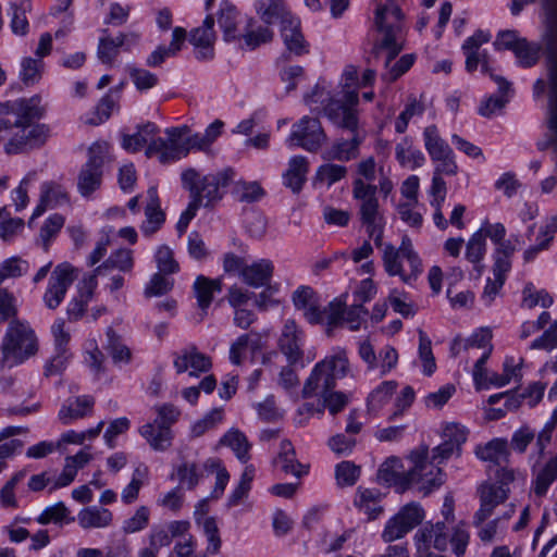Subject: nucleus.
Wrapping results in <instances>:
<instances>
[{
	"label": "nucleus",
	"mask_w": 557,
	"mask_h": 557,
	"mask_svg": "<svg viewBox=\"0 0 557 557\" xmlns=\"http://www.w3.org/2000/svg\"><path fill=\"white\" fill-rule=\"evenodd\" d=\"M45 112L41 98L37 95L2 103V131L7 132L4 151L8 154L24 153L45 145L50 136L49 126H32Z\"/></svg>",
	"instance_id": "1"
},
{
	"label": "nucleus",
	"mask_w": 557,
	"mask_h": 557,
	"mask_svg": "<svg viewBox=\"0 0 557 557\" xmlns=\"http://www.w3.org/2000/svg\"><path fill=\"white\" fill-rule=\"evenodd\" d=\"M232 169H224L216 174H200L193 168L182 173L183 187L189 190L191 200L199 199L200 207H213L223 197L222 189L231 184L234 178Z\"/></svg>",
	"instance_id": "2"
},
{
	"label": "nucleus",
	"mask_w": 557,
	"mask_h": 557,
	"mask_svg": "<svg viewBox=\"0 0 557 557\" xmlns=\"http://www.w3.org/2000/svg\"><path fill=\"white\" fill-rule=\"evenodd\" d=\"M37 350V337L29 324L18 319L10 320L2 343V366H18Z\"/></svg>",
	"instance_id": "3"
},
{
	"label": "nucleus",
	"mask_w": 557,
	"mask_h": 557,
	"mask_svg": "<svg viewBox=\"0 0 557 557\" xmlns=\"http://www.w3.org/2000/svg\"><path fill=\"white\" fill-rule=\"evenodd\" d=\"M349 361L345 352L325 357L312 369L302 387V397L322 396L336 386V381L347 375Z\"/></svg>",
	"instance_id": "4"
},
{
	"label": "nucleus",
	"mask_w": 557,
	"mask_h": 557,
	"mask_svg": "<svg viewBox=\"0 0 557 557\" xmlns=\"http://www.w3.org/2000/svg\"><path fill=\"white\" fill-rule=\"evenodd\" d=\"M425 458L424 449H414L410 453L409 459L412 468L406 473L401 472V461L397 457L387 458L377 470V482L387 486H395L398 492L406 491L412 484V476L418 473L420 463Z\"/></svg>",
	"instance_id": "5"
},
{
	"label": "nucleus",
	"mask_w": 557,
	"mask_h": 557,
	"mask_svg": "<svg viewBox=\"0 0 557 557\" xmlns=\"http://www.w3.org/2000/svg\"><path fill=\"white\" fill-rule=\"evenodd\" d=\"M187 132V126L168 128L165 131L168 138L152 139L146 147L145 154L148 158L158 156L162 164L185 158L189 153L188 143L184 137Z\"/></svg>",
	"instance_id": "6"
},
{
	"label": "nucleus",
	"mask_w": 557,
	"mask_h": 557,
	"mask_svg": "<svg viewBox=\"0 0 557 557\" xmlns=\"http://www.w3.org/2000/svg\"><path fill=\"white\" fill-rule=\"evenodd\" d=\"M327 140V136L318 117L304 116L293 125L287 138L289 145H296L309 152H317Z\"/></svg>",
	"instance_id": "7"
},
{
	"label": "nucleus",
	"mask_w": 557,
	"mask_h": 557,
	"mask_svg": "<svg viewBox=\"0 0 557 557\" xmlns=\"http://www.w3.org/2000/svg\"><path fill=\"white\" fill-rule=\"evenodd\" d=\"M424 519V510L418 503H409L391 518L382 533L385 542L401 539Z\"/></svg>",
	"instance_id": "8"
},
{
	"label": "nucleus",
	"mask_w": 557,
	"mask_h": 557,
	"mask_svg": "<svg viewBox=\"0 0 557 557\" xmlns=\"http://www.w3.org/2000/svg\"><path fill=\"white\" fill-rule=\"evenodd\" d=\"M376 191L375 185L366 184L361 178H356L352 183V195L360 201L359 215L364 226L385 221L380 212Z\"/></svg>",
	"instance_id": "9"
},
{
	"label": "nucleus",
	"mask_w": 557,
	"mask_h": 557,
	"mask_svg": "<svg viewBox=\"0 0 557 557\" xmlns=\"http://www.w3.org/2000/svg\"><path fill=\"white\" fill-rule=\"evenodd\" d=\"M74 271V268L67 262L60 263L54 268L42 297L48 309L54 310L61 305L69 287L75 280Z\"/></svg>",
	"instance_id": "10"
},
{
	"label": "nucleus",
	"mask_w": 557,
	"mask_h": 557,
	"mask_svg": "<svg viewBox=\"0 0 557 557\" xmlns=\"http://www.w3.org/2000/svg\"><path fill=\"white\" fill-rule=\"evenodd\" d=\"M302 330L297 325L295 320H286L278 338V348L281 352L287 358V361L290 364H294L302 359Z\"/></svg>",
	"instance_id": "11"
},
{
	"label": "nucleus",
	"mask_w": 557,
	"mask_h": 557,
	"mask_svg": "<svg viewBox=\"0 0 557 557\" xmlns=\"http://www.w3.org/2000/svg\"><path fill=\"white\" fill-rule=\"evenodd\" d=\"M103 157L89 151V158L82 166L77 177V188L83 197L90 196L97 190L102 182Z\"/></svg>",
	"instance_id": "12"
},
{
	"label": "nucleus",
	"mask_w": 557,
	"mask_h": 557,
	"mask_svg": "<svg viewBox=\"0 0 557 557\" xmlns=\"http://www.w3.org/2000/svg\"><path fill=\"white\" fill-rule=\"evenodd\" d=\"M214 18L207 15L202 25L194 28L189 34V42L195 47V57L199 61H210L214 58L215 34Z\"/></svg>",
	"instance_id": "13"
},
{
	"label": "nucleus",
	"mask_w": 557,
	"mask_h": 557,
	"mask_svg": "<svg viewBox=\"0 0 557 557\" xmlns=\"http://www.w3.org/2000/svg\"><path fill=\"white\" fill-rule=\"evenodd\" d=\"M444 442L433 449V463H442L450 458L454 454H461V446L467 441V432L458 424H449L444 430Z\"/></svg>",
	"instance_id": "14"
},
{
	"label": "nucleus",
	"mask_w": 557,
	"mask_h": 557,
	"mask_svg": "<svg viewBox=\"0 0 557 557\" xmlns=\"http://www.w3.org/2000/svg\"><path fill=\"white\" fill-rule=\"evenodd\" d=\"M417 449L425 450V458L420 463L418 473L412 476V484H420L419 490L424 494L429 495L435 488L443 485L445 474L442 469L429 460V448L426 446H419Z\"/></svg>",
	"instance_id": "15"
},
{
	"label": "nucleus",
	"mask_w": 557,
	"mask_h": 557,
	"mask_svg": "<svg viewBox=\"0 0 557 557\" xmlns=\"http://www.w3.org/2000/svg\"><path fill=\"white\" fill-rule=\"evenodd\" d=\"M274 468L285 474H290L298 480L309 472V465L299 462L296 450L289 440H283L280 444V450L272 461Z\"/></svg>",
	"instance_id": "16"
},
{
	"label": "nucleus",
	"mask_w": 557,
	"mask_h": 557,
	"mask_svg": "<svg viewBox=\"0 0 557 557\" xmlns=\"http://www.w3.org/2000/svg\"><path fill=\"white\" fill-rule=\"evenodd\" d=\"M508 499L506 491L496 488V484L484 483L480 487V508L473 517V523L478 527L494 512V509Z\"/></svg>",
	"instance_id": "17"
},
{
	"label": "nucleus",
	"mask_w": 557,
	"mask_h": 557,
	"mask_svg": "<svg viewBox=\"0 0 557 557\" xmlns=\"http://www.w3.org/2000/svg\"><path fill=\"white\" fill-rule=\"evenodd\" d=\"M324 115L337 127L356 132L358 116L355 109L344 106L339 99L330 98L323 108Z\"/></svg>",
	"instance_id": "18"
},
{
	"label": "nucleus",
	"mask_w": 557,
	"mask_h": 557,
	"mask_svg": "<svg viewBox=\"0 0 557 557\" xmlns=\"http://www.w3.org/2000/svg\"><path fill=\"white\" fill-rule=\"evenodd\" d=\"M281 36L286 49L290 53L302 55L309 52V44L301 33L300 21L294 15L282 21Z\"/></svg>",
	"instance_id": "19"
},
{
	"label": "nucleus",
	"mask_w": 557,
	"mask_h": 557,
	"mask_svg": "<svg viewBox=\"0 0 557 557\" xmlns=\"http://www.w3.org/2000/svg\"><path fill=\"white\" fill-rule=\"evenodd\" d=\"M446 529L445 522H436L422 528L414 536L419 554L429 552L431 545L437 550H445L448 544Z\"/></svg>",
	"instance_id": "20"
},
{
	"label": "nucleus",
	"mask_w": 557,
	"mask_h": 557,
	"mask_svg": "<svg viewBox=\"0 0 557 557\" xmlns=\"http://www.w3.org/2000/svg\"><path fill=\"white\" fill-rule=\"evenodd\" d=\"M67 202L69 195L64 187L54 182H45L40 187V199L30 220L40 216L49 208H55Z\"/></svg>",
	"instance_id": "21"
},
{
	"label": "nucleus",
	"mask_w": 557,
	"mask_h": 557,
	"mask_svg": "<svg viewBox=\"0 0 557 557\" xmlns=\"http://www.w3.org/2000/svg\"><path fill=\"white\" fill-rule=\"evenodd\" d=\"M222 278H209L205 275H198L194 282L193 289L197 299V305L201 309L200 321L207 315L213 295L222 290Z\"/></svg>",
	"instance_id": "22"
},
{
	"label": "nucleus",
	"mask_w": 557,
	"mask_h": 557,
	"mask_svg": "<svg viewBox=\"0 0 557 557\" xmlns=\"http://www.w3.org/2000/svg\"><path fill=\"white\" fill-rule=\"evenodd\" d=\"M147 196L149 202L145 208L146 220L143 222L140 231L145 236L150 237L161 228L165 221V214L160 208L157 188L150 187L147 190Z\"/></svg>",
	"instance_id": "23"
},
{
	"label": "nucleus",
	"mask_w": 557,
	"mask_h": 557,
	"mask_svg": "<svg viewBox=\"0 0 557 557\" xmlns=\"http://www.w3.org/2000/svg\"><path fill=\"white\" fill-rule=\"evenodd\" d=\"M96 287V275L84 277L78 287V296L73 298L67 305L66 313L70 321H77L84 315L88 302L92 299Z\"/></svg>",
	"instance_id": "24"
},
{
	"label": "nucleus",
	"mask_w": 557,
	"mask_h": 557,
	"mask_svg": "<svg viewBox=\"0 0 557 557\" xmlns=\"http://www.w3.org/2000/svg\"><path fill=\"white\" fill-rule=\"evenodd\" d=\"M54 337L57 356L46 366V375H53L61 372L65 366L67 357L65 356V346L70 341V334L64 330V321L58 320L51 327Z\"/></svg>",
	"instance_id": "25"
},
{
	"label": "nucleus",
	"mask_w": 557,
	"mask_h": 557,
	"mask_svg": "<svg viewBox=\"0 0 557 557\" xmlns=\"http://www.w3.org/2000/svg\"><path fill=\"white\" fill-rule=\"evenodd\" d=\"M309 163L306 157L295 156L289 159L288 168L283 173V185L289 188L294 194L300 193L307 181Z\"/></svg>",
	"instance_id": "26"
},
{
	"label": "nucleus",
	"mask_w": 557,
	"mask_h": 557,
	"mask_svg": "<svg viewBox=\"0 0 557 557\" xmlns=\"http://www.w3.org/2000/svg\"><path fill=\"white\" fill-rule=\"evenodd\" d=\"M387 5L379 4L375 11L374 23L377 30L384 34L381 42L376 44L372 51L371 58L379 59L383 54L384 47L398 46L399 44L396 41V32L399 29L398 26L394 25H385V16L387 14Z\"/></svg>",
	"instance_id": "27"
},
{
	"label": "nucleus",
	"mask_w": 557,
	"mask_h": 557,
	"mask_svg": "<svg viewBox=\"0 0 557 557\" xmlns=\"http://www.w3.org/2000/svg\"><path fill=\"white\" fill-rule=\"evenodd\" d=\"M382 496V493L376 488L359 486L356 491L354 504L360 512L367 515L369 520H374L383 512Z\"/></svg>",
	"instance_id": "28"
},
{
	"label": "nucleus",
	"mask_w": 557,
	"mask_h": 557,
	"mask_svg": "<svg viewBox=\"0 0 557 557\" xmlns=\"http://www.w3.org/2000/svg\"><path fill=\"white\" fill-rule=\"evenodd\" d=\"M273 263L269 259H260L243 269L242 280L248 286L259 288L269 285L273 275Z\"/></svg>",
	"instance_id": "29"
},
{
	"label": "nucleus",
	"mask_w": 557,
	"mask_h": 557,
	"mask_svg": "<svg viewBox=\"0 0 557 557\" xmlns=\"http://www.w3.org/2000/svg\"><path fill=\"white\" fill-rule=\"evenodd\" d=\"M106 36L99 39L97 54L102 63H111L119 53V48L125 45L127 37L132 38V44H137L139 35L136 33H120L115 38L108 35V29L102 30Z\"/></svg>",
	"instance_id": "30"
},
{
	"label": "nucleus",
	"mask_w": 557,
	"mask_h": 557,
	"mask_svg": "<svg viewBox=\"0 0 557 557\" xmlns=\"http://www.w3.org/2000/svg\"><path fill=\"white\" fill-rule=\"evenodd\" d=\"M139 434L156 451H164L172 446L173 432L170 428L147 422L139 428Z\"/></svg>",
	"instance_id": "31"
},
{
	"label": "nucleus",
	"mask_w": 557,
	"mask_h": 557,
	"mask_svg": "<svg viewBox=\"0 0 557 557\" xmlns=\"http://www.w3.org/2000/svg\"><path fill=\"white\" fill-rule=\"evenodd\" d=\"M95 405V398L89 395H83L75 398L73 403L63 405L59 410V419L63 424H70L72 421L82 419L91 412Z\"/></svg>",
	"instance_id": "32"
},
{
	"label": "nucleus",
	"mask_w": 557,
	"mask_h": 557,
	"mask_svg": "<svg viewBox=\"0 0 557 557\" xmlns=\"http://www.w3.org/2000/svg\"><path fill=\"white\" fill-rule=\"evenodd\" d=\"M395 157L398 163L404 168L414 170L425 162V157L420 149L413 147V141L409 137H404L395 147Z\"/></svg>",
	"instance_id": "33"
},
{
	"label": "nucleus",
	"mask_w": 557,
	"mask_h": 557,
	"mask_svg": "<svg viewBox=\"0 0 557 557\" xmlns=\"http://www.w3.org/2000/svg\"><path fill=\"white\" fill-rule=\"evenodd\" d=\"M475 455L483 461L502 466L508 462V442L505 438H494L484 446H478L475 448Z\"/></svg>",
	"instance_id": "34"
},
{
	"label": "nucleus",
	"mask_w": 557,
	"mask_h": 557,
	"mask_svg": "<svg viewBox=\"0 0 557 557\" xmlns=\"http://www.w3.org/2000/svg\"><path fill=\"white\" fill-rule=\"evenodd\" d=\"M112 512L103 507L90 506L82 509L77 515V520L83 529H101L111 524Z\"/></svg>",
	"instance_id": "35"
},
{
	"label": "nucleus",
	"mask_w": 557,
	"mask_h": 557,
	"mask_svg": "<svg viewBox=\"0 0 557 557\" xmlns=\"http://www.w3.org/2000/svg\"><path fill=\"white\" fill-rule=\"evenodd\" d=\"M159 133L158 126L152 122H147L137 126V132L133 135H123L122 147L131 152H137L154 139L153 136Z\"/></svg>",
	"instance_id": "36"
},
{
	"label": "nucleus",
	"mask_w": 557,
	"mask_h": 557,
	"mask_svg": "<svg viewBox=\"0 0 557 557\" xmlns=\"http://www.w3.org/2000/svg\"><path fill=\"white\" fill-rule=\"evenodd\" d=\"M32 3L29 0L20 2H11L8 16L10 18L9 27L15 36H25L28 33V21L26 13L30 11Z\"/></svg>",
	"instance_id": "37"
},
{
	"label": "nucleus",
	"mask_w": 557,
	"mask_h": 557,
	"mask_svg": "<svg viewBox=\"0 0 557 557\" xmlns=\"http://www.w3.org/2000/svg\"><path fill=\"white\" fill-rule=\"evenodd\" d=\"M256 10L260 18L268 25L288 18L292 13L286 10L284 0H257Z\"/></svg>",
	"instance_id": "38"
},
{
	"label": "nucleus",
	"mask_w": 557,
	"mask_h": 557,
	"mask_svg": "<svg viewBox=\"0 0 557 557\" xmlns=\"http://www.w3.org/2000/svg\"><path fill=\"white\" fill-rule=\"evenodd\" d=\"M486 252V240L483 234V227L478 230L468 240L466 248V258L473 263L476 277H480L484 267L481 264Z\"/></svg>",
	"instance_id": "39"
},
{
	"label": "nucleus",
	"mask_w": 557,
	"mask_h": 557,
	"mask_svg": "<svg viewBox=\"0 0 557 557\" xmlns=\"http://www.w3.org/2000/svg\"><path fill=\"white\" fill-rule=\"evenodd\" d=\"M424 146L432 161L451 154L453 149L440 136L435 125H429L423 131Z\"/></svg>",
	"instance_id": "40"
},
{
	"label": "nucleus",
	"mask_w": 557,
	"mask_h": 557,
	"mask_svg": "<svg viewBox=\"0 0 557 557\" xmlns=\"http://www.w3.org/2000/svg\"><path fill=\"white\" fill-rule=\"evenodd\" d=\"M396 382L385 381L382 382L375 389H373L367 399L368 413L376 416L379 411L389 401L396 391Z\"/></svg>",
	"instance_id": "41"
},
{
	"label": "nucleus",
	"mask_w": 557,
	"mask_h": 557,
	"mask_svg": "<svg viewBox=\"0 0 557 557\" xmlns=\"http://www.w3.org/2000/svg\"><path fill=\"white\" fill-rule=\"evenodd\" d=\"M406 259L410 265L411 272L408 277H404V283L411 284L422 273V261L413 248L412 242L408 235H404L399 248L396 249Z\"/></svg>",
	"instance_id": "42"
},
{
	"label": "nucleus",
	"mask_w": 557,
	"mask_h": 557,
	"mask_svg": "<svg viewBox=\"0 0 557 557\" xmlns=\"http://www.w3.org/2000/svg\"><path fill=\"white\" fill-rule=\"evenodd\" d=\"M220 444L228 446L240 462L247 463L250 459V444L243 432L238 430L228 431L222 436Z\"/></svg>",
	"instance_id": "43"
},
{
	"label": "nucleus",
	"mask_w": 557,
	"mask_h": 557,
	"mask_svg": "<svg viewBox=\"0 0 557 557\" xmlns=\"http://www.w3.org/2000/svg\"><path fill=\"white\" fill-rule=\"evenodd\" d=\"M557 479V456L552 457L536 472L533 491L536 496H544L550 484Z\"/></svg>",
	"instance_id": "44"
},
{
	"label": "nucleus",
	"mask_w": 557,
	"mask_h": 557,
	"mask_svg": "<svg viewBox=\"0 0 557 557\" xmlns=\"http://www.w3.org/2000/svg\"><path fill=\"white\" fill-rule=\"evenodd\" d=\"M360 139L355 135L350 140H338L323 154L325 160L349 161L358 156Z\"/></svg>",
	"instance_id": "45"
},
{
	"label": "nucleus",
	"mask_w": 557,
	"mask_h": 557,
	"mask_svg": "<svg viewBox=\"0 0 557 557\" xmlns=\"http://www.w3.org/2000/svg\"><path fill=\"white\" fill-rule=\"evenodd\" d=\"M236 20V8L227 1L222 2L218 15V23L223 30L224 39L226 41L234 40L237 37Z\"/></svg>",
	"instance_id": "46"
},
{
	"label": "nucleus",
	"mask_w": 557,
	"mask_h": 557,
	"mask_svg": "<svg viewBox=\"0 0 557 557\" xmlns=\"http://www.w3.org/2000/svg\"><path fill=\"white\" fill-rule=\"evenodd\" d=\"M133 264L132 250L121 248L112 252L101 265L97 267L92 275L97 276L101 273L102 269H117L122 272H129L133 269Z\"/></svg>",
	"instance_id": "47"
},
{
	"label": "nucleus",
	"mask_w": 557,
	"mask_h": 557,
	"mask_svg": "<svg viewBox=\"0 0 557 557\" xmlns=\"http://www.w3.org/2000/svg\"><path fill=\"white\" fill-rule=\"evenodd\" d=\"M106 349L111 355L115 363H128L131 361L132 354L129 348L122 344L120 336L112 327L107 330Z\"/></svg>",
	"instance_id": "48"
},
{
	"label": "nucleus",
	"mask_w": 557,
	"mask_h": 557,
	"mask_svg": "<svg viewBox=\"0 0 557 557\" xmlns=\"http://www.w3.org/2000/svg\"><path fill=\"white\" fill-rule=\"evenodd\" d=\"M556 232H557V220L556 219H552L548 223L541 226L540 235L544 237V242H540L535 246L529 247L523 253L524 261L525 262L532 261L540 251L547 249L549 247L552 240L554 239Z\"/></svg>",
	"instance_id": "49"
},
{
	"label": "nucleus",
	"mask_w": 557,
	"mask_h": 557,
	"mask_svg": "<svg viewBox=\"0 0 557 557\" xmlns=\"http://www.w3.org/2000/svg\"><path fill=\"white\" fill-rule=\"evenodd\" d=\"M361 468L352 461H342L335 467V479L339 487L352 486L358 481Z\"/></svg>",
	"instance_id": "50"
},
{
	"label": "nucleus",
	"mask_w": 557,
	"mask_h": 557,
	"mask_svg": "<svg viewBox=\"0 0 557 557\" xmlns=\"http://www.w3.org/2000/svg\"><path fill=\"white\" fill-rule=\"evenodd\" d=\"M196 523L202 525V530L208 540L207 553L215 555L220 552L222 541L220 537L219 528L213 517H206L200 521L196 518Z\"/></svg>",
	"instance_id": "51"
},
{
	"label": "nucleus",
	"mask_w": 557,
	"mask_h": 557,
	"mask_svg": "<svg viewBox=\"0 0 557 557\" xmlns=\"http://www.w3.org/2000/svg\"><path fill=\"white\" fill-rule=\"evenodd\" d=\"M540 51L541 47L539 45L529 42L523 38L513 50V53L521 66L531 67L539 61Z\"/></svg>",
	"instance_id": "52"
},
{
	"label": "nucleus",
	"mask_w": 557,
	"mask_h": 557,
	"mask_svg": "<svg viewBox=\"0 0 557 557\" xmlns=\"http://www.w3.org/2000/svg\"><path fill=\"white\" fill-rule=\"evenodd\" d=\"M154 261L158 270L163 274H174L180 271V264L174 258V252L166 245L158 247L154 253Z\"/></svg>",
	"instance_id": "53"
},
{
	"label": "nucleus",
	"mask_w": 557,
	"mask_h": 557,
	"mask_svg": "<svg viewBox=\"0 0 557 557\" xmlns=\"http://www.w3.org/2000/svg\"><path fill=\"white\" fill-rule=\"evenodd\" d=\"M400 258L401 255H399V251H396V248L392 244L384 246L382 259L385 271L391 276L399 275L404 282V277H408V274L404 273Z\"/></svg>",
	"instance_id": "54"
},
{
	"label": "nucleus",
	"mask_w": 557,
	"mask_h": 557,
	"mask_svg": "<svg viewBox=\"0 0 557 557\" xmlns=\"http://www.w3.org/2000/svg\"><path fill=\"white\" fill-rule=\"evenodd\" d=\"M346 301L342 298H334L324 309V320L326 319L327 334L332 329L337 327L344 322Z\"/></svg>",
	"instance_id": "55"
},
{
	"label": "nucleus",
	"mask_w": 557,
	"mask_h": 557,
	"mask_svg": "<svg viewBox=\"0 0 557 557\" xmlns=\"http://www.w3.org/2000/svg\"><path fill=\"white\" fill-rule=\"evenodd\" d=\"M347 174V168L335 163H325L318 168L315 180L326 182L329 186L344 178Z\"/></svg>",
	"instance_id": "56"
},
{
	"label": "nucleus",
	"mask_w": 557,
	"mask_h": 557,
	"mask_svg": "<svg viewBox=\"0 0 557 557\" xmlns=\"http://www.w3.org/2000/svg\"><path fill=\"white\" fill-rule=\"evenodd\" d=\"M128 74L135 87L140 91L153 88L159 82L158 76L146 69L128 66Z\"/></svg>",
	"instance_id": "57"
},
{
	"label": "nucleus",
	"mask_w": 557,
	"mask_h": 557,
	"mask_svg": "<svg viewBox=\"0 0 557 557\" xmlns=\"http://www.w3.org/2000/svg\"><path fill=\"white\" fill-rule=\"evenodd\" d=\"M20 77L26 86L36 84L41 77L42 62L33 58H25L21 64Z\"/></svg>",
	"instance_id": "58"
},
{
	"label": "nucleus",
	"mask_w": 557,
	"mask_h": 557,
	"mask_svg": "<svg viewBox=\"0 0 557 557\" xmlns=\"http://www.w3.org/2000/svg\"><path fill=\"white\" fill-rule=\"evenodd\" d=\"M69 515V509L64 505V503L59 502L52 506H48L44 509V511L36 518V521L39 524H49V523H62Z\"/></svg>",
	"instance_id": "59"
},
{
	"label": "nucleus",
	"mask_w": 557,
	"mask_h": 557,
	"mask_svg": "<svg viewBox=\"0 0 557 557\" xmlns=\"http://www.w3.org/2000/svg\"><path fill=\"white\" fill-rule=\"evenodd\" d=\"M423 111V104L420 103L416 98H411L410 101L405 107L404 111L399 114L395 123V131L399 134L405 133L408 127L409 121L414 115H421Z\"/></svg>",
	"instance_id": "60"
},
{
	"label": "nucleus",
	"mask_w": 557,
	"mask_h": 557,
	"mask_svg": "<svg viewBox=\"0 0 557 557\" xmlns=\"http://www.w3.org/2000/svg\"><path fill=\"white\" fill-rule=\"evenodd\" d=\"M320 397L323 400V409H327L332 416H336L349 403L347 394L334 389Z\"/></svg>",
	"instance_id": "61"
},
{
	"label": "nucleus",
	"mask_w": 557,
	"mask_h": 557,
	"mask_svg": "<svg viewBox=\"0 0 557 557\" xmlns=\"http://www.w3.org/2000/svg\"><path fill=\"white\" fill-rule=\"evenodd\" d=\"M166 274L154 273L145 288L146 297L162 296L173 288V281L165 277Z\"/></svg>",
	"instance_id": "62"
},
{
	"label": "nucleus",
	"mask_w": 557,
	"mask_h": 557,
	"mask_svg": "<svg viewBox=\"0 0 557 557\" xmlns=\"http://www.w3.org/2000/svg\"><path fill=\"white\" fill-rule=\"evenodd\" d=\"M157 418L152 421L160 426L170 428L178 420L180 409L173 404H162L154 407Z\"/></svg>",
	"instance_id": "63"
},
{
	"label": "nucleus",
	"mask_w": 557,
	"mask_h": 557,
	"mask_svg": "<svg viewBox=\"0 0 557 557\" xmlns=\"http://www.w3.org/2000/svg\"><path fill=\"white\" fill-rule=\"evenodd\" d=\"M29 270V263L20 257H12L2 262V281L4 278H15L26 274Z\"/></svg>",
	"instance_id": "64"
}]
</instances>
